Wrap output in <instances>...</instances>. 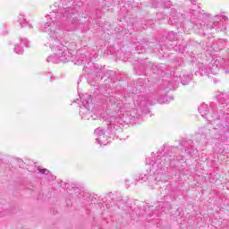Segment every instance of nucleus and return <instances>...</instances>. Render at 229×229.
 I'll list each match as a JSON object with an SVG mask.
<instances>
[{
    "label": "nucleus",
    "instance_id": "1",
    "mask_svg": "<svg viewBox=\"0 0 229 229\" xmlns=\"http://www.w3.org/2000/svg\"><path fill=\"white\" fill-rule=\"evenodd\" d=\"M56 55L60 59L61 62H64V64L66 62H69L71 60V54L67 53V47L62 46L58 49Z\"/></svg>",
    "mask_w": 229,
    "mask_h": 229
},
{
    "label": "nucleus",
    "instance_id": "2",
    "mask_svg": "<svg viewBox=\"0 0 229 229\" xmlns=\"http://www.w3.org/2000/svg\"><path fill=\"white\" fill-rule=\"evenodd\" d=\"M185 20V15L172 11L169 18V24H178V22H182Z\"/></svg>",
    "mask_w": 229,
    "mask_h": 229
},
{
    "label": "nucleus",
    "instance_id": "3",
    "mask_svg": "<svg viewBox=\"0 0 229 229\" xmlns=\"http://www.w3.org/2000/svg\"><path fill=\"white\" fill-rule=\"evenodd\" d=\"M81 101L85 108L87 110H90V107L92 106V96L90 95H82L81 97Z\"/></svg>",
    "mask_w": 229,
    "mask_h": 229
},
{
    "label": "nucleus",
    "instance_id": "4",
    "mask_svg": "<svg viewBox=\"0 0 229 229\" xmlns=\"http://www.w3.org/2000/svg\"><path fill=\"white\" fill-rule=\"evenodd\" d=\"M64 17L72 21V22H75L76 14L74 13V10L71 9V7H67L64 13Z\"/></svg>",
    "mask_w": 229,
    "mask_h": 229
},
{
    "label": "nucleus",
    "instance_id": "5",
    "mask_svg": "<svg viewBox=\"0 0 229 229\" xmlns=\"http://www.w3.org/2000/svg\"><path fill=\"white\" fill-rule=\"evenodd\" d=\"M95 134L98 135V138L96 139L97 142L100 145L104 144V146L106 144L103 140H105V131L103 130L98 128L95 130Z\"/></svg>",
    "mask_w": 229,
    "mask_h": 229
},
{
    "label": "nucleus",
    "instance_id": "6",
    "mask_svg": "<svg viewBox=\"0 0 229 229\" xmlns=\"http://www.w3.org/2000/svg\"><path fill=\"white\" fill-rule=\"evenodd\" d=\"M43 31L45 33H56V25L55 22L46 23L45 27L43 28Z\"/></svg>",
    "mask_w": 229,
    "mask_h": 229
},
{
    "label": "nucleus",
    "instance_id": "7",
    "mask_svg": "<svg viewBox=\"0 0 229 229\" xmlns=\"http://www.w3.org/2000/svg\"><path fill=\"white\" fill-rule=\"evenodd\" d=\"M114 76H115V72H114V71H106L104 73V76H102V80H114Z\"/></svg>",
    "mask_w": 229,
    "mask_h": 229
},
{
    "label": "nucleus",
    "instance_id": "8",
    "mask_svg": "<svg viewBox=\"0 0 229 229\" xmlns=\"http://www.w3.org/2000/svg\"><path fill=\"white\" fill-rule=\"evenodd\" d=\"M149 105V102L148 101V98L145 97H142L140 99V108H148V106Z\"/></svg>",
    "mask_w": 229,
    "mask_h": 229
},
{
    "label": "nucleus",
    "instance_id": "9",
    "mask_svg": "<svg viewBox=\"0 0 229 229\" xmlns=\"http://www.w3.org/2000/svg\"><path fill=\"white\" fill-rule=\"evenodd\" d=\"M166 38L171 41L176 40V34L174 32H169Z\"/></svg>",
    "mask_w": 229,
    "mask_h": 229
},
{
    "label": "nucleus",
    "instance_id": "10",
    "mask_svg": "<svg viewBox=\"0 0 229 229\" xmlns=\"http://www.w3.org/2000/svg\"><path fill=\"white\" fill-rule=\"evenodd\" d=\"M14 51H15V53H17L18 55H21V53H22V47H16L15 48H14Z\"/></svg>",
    "mask_w": 229,
    "mask_h": 229
},
{
    "label": "nucleus",
    "instance_id": "11",
    "mask_svg": "<svg viewBox=\"0 0 229 229\" xmlns=\"http://www.w3.org/2000/svg\"><path fill=\"white\" fill-rule=\"evenodd\" d=\"M39 172H41L42 174H49V170L47 169H40L38 168Z\"/></svg>",
    "mask_w": 229,
    "mask_h": 229
},
{
    "label": "nucleus",
    "instance_id": "12",
    "mask_svg": "<svg viewBox=\"0 0 229 229\" xmlns=\"http://www.w3.org/2000/svg\"><path fill=\"white\" fill-rule=\"evenodd\" d=\"M203 108H207V105H204V106L199 107V112H200V114H203V112H202Z\"/></svg>",
    "mask_w": 229,
    "mask_h": 229
},
{
    "label": "nucleus",
    "instance_id": "13",
    "mask_svg": "<svg viewBox=\"0 0 229 229\" xmlns=\"http://www.w3.org/2000/svg\"><path fill=\"white\" fill-rule=\"evenodd\" d=\"M222 19H223L224 21H228V17H226V16H222Z\"/></svg>",
    "mask_w": 229,
    "mask_h": 229
},
{
    "label": "nucleus",
    "instance_id": "14",
    "mask_svg": "<svg viewBox=\"0 0 229 229\" xmlns=\"http://www.w3.org/2000/svg\"><path fill=\"white\" fill-rule=\"evenodd\" d=\"M52 56H49L48 58H47V62H51V60H52Z\"/></svg>",
    "mask_w": 229,
    "mask_h": 229
},
{
    "label": "nucleus",
    "instance_id": "15",
    "mask_svg": "<svg viewBox=\"0 0 229 229\" xmlns=\"http://www.w3.org/2000/svg\"><path fill=\"white\" fill-rule=\"evenodd\" d=\"M182 85H187V82L183 81V80H182Z\"/></svg>",
    "mask_w": 229,
    "mask_h": 229
},
{
    "label": "nucleus",
    "instance_id": "16",
    "mask_svg": "<svg viewBox=\"0 0 229 229\" xmlns=\"http://www.w3.org/2000/svg\"><path fill=\"white\" fill-rule=\"evenodd\" d=\"M169 6H171V4H167V7L169 8Z\"/></svg>",
    "mask_w": 229,
    "mask_h": 229
}]
</instances>
